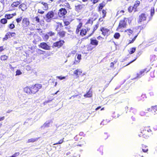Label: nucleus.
I'll return each mask as SVG.
<instances>
[{
	"label": "nucleus",
	"mask_w": 157,
	"mask_h": 157,
	"mask_svg": "<svg viewBox=\"0 0 157 157\" xmlns=\"http://www.w3.org/2000/svg\"><path fill=\"white\" fill-rule=\"evenodd\" d=\"M42 87V85L36 83L31 87L26 86L24 88L25 92L29 94H34L38 92Z\"/></svg>",
	"instance_id": "nucleus-1"
},
{
	"label": "nucleus",
	"mask_w": 157,
	"mask_h": 157,
	"mask_svg": "<svg viewBox=\"0 0 157 157\" xmlns=\"http://www.w3.org/2000/svg\"><path fill=\"white\" fill-rule=\"evenodd\" d=\"M127 21L129 24H130L131 23L132 20L130 18L127 17H124L119 22L116 30L120 32H123L124 29L127 27Z\"/></svg>",
	"instance_id": "nucleus-2"
},
{
	"label": "nucleus",
	"mask_w": 157,
	"mask_h": 157,
	"mask_svg": "<svg viewBox=\"0 0 157 157\" xmlns=\"http://www.w3.org/2000/svg\"><path fill=\"white\" fill-rule=\"evenodd\" d=\"M147 15L145 13H141L138 17V23L140 25L139 28L140 30L145 29L147 26L148 22L147 21Z\"/></svg>",
	"instance_id": "nucleus-3"
},
{
	"label": "nucleus",
	"mask_w": 157,
	"mask_h": 157,
	"mask_svg": "<svg viewBox=\"0 0 157 157\" xmlns=\"http://www.w3.org/2000/svg\"><path fill=\"white\" fill-rule=\"evenodd\" d=\"M83 23L82 22H80L76 26L75 30V33L77 35H79L80 36L83 37L87 34L89 30L84 28L82 29V27Z\"/></svg>",
	"instance_id": "nucleus-4"
},
{
	"label": "nucleus",
	"mask_w": 157,
	"mask_h": 157,
	"mask_svg": "<svg viewBox=\"0 0 157 157\" xmlns=\"http://www.w3.org/2000/svg\"><path fill=\"white\" fill-rule=\"evenodd\" d=\"M151 132V130L150 126H145L142 129L139 135L140 137H143L144 138L147 139L149 136V133Z\"/></svg>",
	"instance_id": "nucleus-5"
},
{
	"label": "nucleus",
	"mask_w": 157,
	"mask_h": 157,
	"mask_svg": "<svg viewBox=\"0 0 157 157\" xmlns=\"http://www.w3.org/2000/svg\"><path fill=\"white\" fill-rule=\"evenodd\" d=\"M67 12L66 9L65 8H62L58 10V16L60 18H64L65 16L67 14Z\"/></svg>",
	"instance_id": "nucleus-6"
},
{
	"label": "nucleus",
	"mask_w": 157,
	"mask_h": 157,
	"mask_svg": "<svg viewBox=\"0 0 157 157\" xmlns=\"http://www.w3.org/2000/svg\"><path fill=\"white\" fill-rule=\"evenodd\" d=\"M65 41L63 40H61L54 43L52 46V47L53 48L57 47L59 48L62 47Z\"/></svg>",
	"instance_id": "nucleus-7"
},
{
	"label": "nucleus",
	"mask_w": 157,
	"mask_h": 157,
	"mask_svg": "<svg viewBox=\"0 0 157 157\" xmlns=\"http://www.w3.org/2000/svg\"><path fill=\"white\" fill-rule=\"evenodd\" d=\"M30 21L28 18L24 17L22 19V27L25 29L28 27L29 25Z\"/></svg>",
	"instance_id": "nucleus-8"
},
{
	"label": "nucleus",
	"mask_w": 157,
	"mask_h": 157,
	"mask_svg": "<svg viewBox=\"0 0 157 157\" xmlns=\"http://www.w3.org/2000/svg\"><path fill=\"white\" fill-rule=\"evenodd\" d=\"M100 31L101 32V34L104 36H108L110 34V30L104 27H102L100 28Z\"/></svg>",
	"instance_id": "nucleus-9"
},
{
	"label": "nucleus",
	"mask_w": 157,
	"mask_h": 157,
	"mask_svg": "<svg viewBox=\"0 0 157 157\" xmlns=\"http://www.w3.org/2000/svg\"><path fill=\"white\" fill-rule=\"evenodd\" d=\"M39 48L45 50H49L51 49V47L48 45L46 43L43 42L40 43L38 45Z\"/></svg>",
	"instance_id": "nucleus-10"
},
{
	"label": "nucleus",
	"mask_w": 157,
	"mask_h": 157,
	"mask_svg": "<svg viewBox=\"0 0 157 157\" xmlns=\"http://www.w3.org/2000/svg\"><path fill=\"white\" fill-rule=\"evenodd\" d=\"M57 31V35L60 38H63L66 35L67 32L63 30V28L60 29Z\"/></svg>",
	"instance_id": "nucleus-11"
},
{
	"label": "nucleus",
	"mask_w": 157,
	"mask_h": 157,
	"mask_svg": "<svg viewBox=\"0 0 157 157\" xmlns=\"http://www.w3.org/2000/svg\"><path fill=\"white\" fill-rule=\"evenodd\" d=\"M148 71L147 70V69L146 68L140 71L139 73L137 74L136 76L135 77V78H141L144 75V73H147Z\"/></svg>",
	"instance_id": "nucleus-12"
},
{
	"label": "nucleus",
	"mask_w": 157,
	"mask_h": 157,
	"mask_svg": "<svg viewBox=\"0 0 157 157\" xmlns=\"http://www.w3.org/2000/svg\"><path fill=\"white\" fill-rule=\"evenodd\" d=\"M36 4L38 3H40L43 5V6L41 7V9L44 10H47L49 8L48 4L45 2H41L40 1L39 2H36Z\"/></svg>",
	"instance_id": "nucleus-13"
},
{
	"label": "nucleus",
	"mask_w": 157,
	"mask_h": 157,
	"mask_svg": "<svg viewBox=\"0 0 157 157\" xmlns=\"http://www.w3.org/2000/svg\"><path fill=\"white\" fill-rule=\"evenodd\" d=\"M85 5L84 4H79L75 6V10L78 12H80L81 10H83L85 9Z\"/></svg>",
	"instance_id": "nucleus-14"
},
{
	"label": "nucleus",
	"mask_w": 157,
	"mask_h": 157,
	"mask_svg": "<svg viewBox=\"0 0 157 157\" xmlns=\"http://www.w3.org/2000/svg\"><path fill=\"white\" fill-rule=\"evenodd\" d=\"M148 111L151 112L152 113H157V105L151 106V108L147 109Z\"/></svg>",
	"instance_id": "nucleus-15"
},
{
	"label": "nucleus",
	"mask_w": 157,
	"mask_h": 157,
	"mask_svg": "<svg viewBox=\"0 0 157 157\" xmlns=\"http://www.w3.org/2000/svg\"><path fill=\"white\" fill-rule=\"evenodd\" d=\"M98 41L95 38H91L90 39V44L96 46L98 45Z\"/></svg>",
	"instance_id": "nucleus-16"
},
{
	"label": "nucleus",
	"mask_w": 157,
	"mask_h": 157,
	"mask_svg": "<svg viewBox=\"0 0 157 157\" xmlns=\"http://www.w3.org/2000/svg\"><path fill=\"white\" fill-rule=\"evenodd\" d=\"M54 14V13L53 11H49L46 14V17L47 19H51L53 17Z\"/></svg>",
	"instance_id": "nucleus-17"
},
{
	"label": "nucleus",
	"mask_w": 157,
	"mask_h": 157,
	"mask_svg": "<svg viewBox=\"0 0 157 157\" xmlns=\"http://www.w3.org/2000/svg\"><path fill=\"white\" fill-rule=\"evenodd\" d=\"M59 6L64 7V8H66V10H71V9L70 4L68 2L64 3L63 4H61Z\"/></svg>",
	"instance_id": "nucleus-18"
},
{
	"label": "nucleus",
	"mask_w": 157,
	"mask_h": 157,
	"mask_svg": "<svg viewBox=\"0 0 157 157\" xmlns=\"http://www.w3.org/2000/svg\"><path fill=\"white\" fill-rule=\"evenodd\" d=\"M99 26V24H97L95 25L94 26L93 28V30L92 31V33L90 34L88 36L86 37H85V38L86 39L88 38L90 36H91L94 33V32L95 31L98 29V28Z\"/></svg>",
	"instance_id": "nucleus-19"
},
{
	"label": "nucleus",
	"mask_w": 157,
	"mask_h": 157,
	"mask_svg": "<svg viewBox=\"0 0 157 157\" xmlns=\"http://www.w3.org/2000/svg\"><path fill=\"white\" fill-rule=\"evenodd\" d=\"M56 26L55 30L56 31H58L59 29L60 28H62L63 27V25L62 22H56Z\"/></svg>",
	"instance_id": "nucleus-20"
},
{
	"label": "nucleus",
	"mask_w": 157,
	"mask_h": 157,
	"mask_svg": "<svg viewBox=\"0 0 157 157\" xmlns=\"http://www.w3.org/2000/svg\"><path fill=\"white\" fill-rule=\"evenodd\" d=\"M91 88H90L86 94L84 95L85 98H90L92 96V91H91Z\"/></svg>",
	"instance_id": "nucleus-21"
},
{
	"label": "nucleus",
	"mask_w": 157,
	"mask_h": 157,
	"mask_svg": "<svg viewBox=\"0 0 157 157\" xmlns=\"http://www.w3.org/2000/svg\"><path fill=\"white\" fill-rule=\"evenodd\" d=\"M82 73V72L81 71L77 69L74 71V74L76 76V78H78L79 77V75H81Z\"/></svg>",
	"instance_id": "nucleus-22"
},
{
	"label": "nucleus",
	"mask_w": 157,
	"mask_h": 157,
	"mask_svg": "<svg viewBox=\"0 0 157 157\" xmlns=\"http://www.w3.org/2000/svg\"><path fill=\"white\" fill-rule=\"evenodd\" d=\"M96 18L94 19L93 17H90L87 20L85 24H90L92 25L93 24V21L96 20Z\"/></svg>",
	"instance_id": "nucleus-23"
},
{
	"label": "nucleus",
	"mask_w": 157,
	"mask_h": 157,
	"mask_svg": "<svg viewBox=\"0 0 157 157\" xmlns=\"http://www.w3.org/2000/svg\"><path fill=\"white\" fill-rule=\"evenodd\" d=\"M124 32L126 33V34L130 36L132 34L133 31L130 29H128L126 30H124Z\"/></svg>",
	"instance_id": "nucleus-24"
},
{
	"label": "nucleus",
	"mask_w": 157,
	"mask_h": 157,
	"mask_svg": "<svg viewBox=\"0 0 157 157\" xmlns=\"http://www.w3.org/2000/svg\"><path fill=\"white\" fill-rule=\"evenodd\" d=\"M81 57L82 55L81 54H78L77 56V59L78 60H76L75 59L74 62V63L75 64H77L78 63L80 62V60L81 59Z\"/></svg>",
	"instance_id": "nucleus-25"
},
{
	"label": "nucleus",
	"mask_w": 157,
	"mask_h": 157,
	"mask_svg": "<svg viewBox=\"0 0 157 157\" xmlns=\"http://www.w3.org/2000/svg\"><path fill=\"white\" fill-rule=\"evenodd\" d=\"M10 32H8L5 34L4 37L3 38L2 40L3 41L6 40L9 38H10Z\"/></svg>",
	"instance_id": "nucleus-26"
},
{
	"label": "nucleus",
	"mask_w": 157,
	"mask_h": 157,
	"mask_svg": "<svg viewBox=\"0 0 157 157\" xmlns=\"http://www.w3.org/2000/svg\"><path fill=\"white\" fill-rule=\"evenodd\" d=\"M141 53L140 52H138L137 53V55L136 56V57L133 60H132L130 62H129L126 65V66H127L130 64V63H132L134 61H135L137 58L139 56H140L141 55Z\"/></svg>",
	"instance_id": "nucleus-27"
},
{
	"label": "nucleus",
	"mask_w": 157,
	"mask_h": 157,
	"mask_svg": "<svg viewBox=\"0 0 157 157\" xmlns=\"http://www.w3.org/2000/svg\"><path fill=\"white\" fill-rule=\"evenodd\" d=\"M20 3L19 1H15L13 2L11 4V6L12 8H14L17 7L18 6Z\"/></svg>",
	"instance_id": "nucleus-28"
},
{
	"label": "nucleus",
	"mask_w": 157,
	"mask_h": 157,
	"mask_svg": "<svg viewBox=\"0 0 157 157\" xmlns=\"http://www.w3.org/2000/svg\"><path fill=\"white\" fill-rule=\"evenodd\" d=\"M19 8L24 11L26 9V6L25 4L22 3L19 6Z\"/></svg>",
	"instance_id": "nucleus-29"
},
{
	"label": "nucleus",
	"mask_w": 157,
	"mask_h": 157,
	"mask_svg": "<svg viewBox=\"0 0 157 157\" xmlns=\"http://www.w3.org/2000/svg\"><path fill=\"white\" fill-rule=\"evenodd\" d=\"M140 4V2L138 0H136L135 1V3L134 5L133 6L134 7V9L135 10V11H136V9L137 8V7Z\"/></svg>",
	"instance_id": "nucleus-30"
},
{
	"label": "nucleus",
	"mask_w": 157,
	"mask_h": 157,
	"mask_svg": "<svg viewBox=\"0 0 157 157\" xmlns=\"http://www.w3.org/2000/svg\"><path fill=\"white\" fill-rule=\"evenodd\" d=\"M8 57H9L8 56H6L5 55L1 56L0 58L1 61H5L6 60H7V59L8 58Z\"/></svg>",
	"instance_id": "nucleus-31"
},
{
	"label": "nucleus",
	"mask_w": 157,
	"mask_h": 157,
	"mask_svg": "<svg viewBox=\"0 0 157 157\" xmlns=\"http://www.w3.org/2000/svg\"><path fill=\"white\" fill-rule=\"evenodd\" d=\"M147 98V97L145 94H142L140 96L139 98V100L140 101H144Z\"/></svg>",
	"instance_id": "nucleus-32"
},
{
	"label": "nucleus",
	"mask_w": 157,
	"mask_h": 157,
	"mask_svg": "<svg viewBox=\"0 0 157 157\" xmlns=\"http://www.w3.org/2000/svg\"><path fill=\"white\" fill-rule=\"evenodd\" d=\"M110 120L109 119H104L101 122V124L103 125H106L109 122Z\"/></svg>",
	"instance_id": "nucleus-33"
},
{
	"label": "nucleus",
	"mask_w": 157,
	"mask_h": 157,
	"mask_svg": "<svg viewBox=\"0 0 157 157\" xmlns=\"http://www.w3.org/2000/svg\"><path fill=\"white\" fill-rule=\"evenodd\" d=\"M39 138H30L28 140L27 143H34L38 140Z\"/></svg>",
	"instance_id": "nucleus-34"
},
{
	"label": "nucleus",
	"mask_w": 157,
	"mask_h": 157,
	"mask_svg": "<svg viewBox=\"0 0 157 157\" xmlns=\"http://www.w3.org/2000/svg\"><path fill=\"white\" fill-rule=\"evenodd\" d=\"M139 34V33H138L134 36V37L133 38V39L132 40H128V44H132L133 43L134 41L136 40V37H137L138 35Z\"/></svg>",
	"instance_id": "nucleus-35"
},
{
	"label": "nucleus",
	"mask_w": 157,
	"mask_h": 157,
	"mask_svg": "<svg viewBox=\"0 0 157 157\" xmlns=\"http://www.w3.org/2000/svg\"><path fill=\"white\" fill-rule=\"evenodd\" d=\"M142 150L144 152H147L148 151L147 147L144 144L142 145Z\"/></svg>",
	"instance_id": "nucleus-36"
},
{
	"label": "nucleus",
	"mask_w": 157,
	"mask_h": 157,
	"mask_svg": "<svg viewBox=\"0 0 157 157\" xmlns=\"http://www.w3.org/2000/svg\"><path fill=\"white\" fill-rule=\"evenodd\" d=\"M104 6L105 5L103 3H100L98 7V11H100Z\"/></svg>",
	"instance_id": "nucleus-37"
},
{
	"label": "nucleus",
	"mask_w": 157,
	"mask_h": 157,
	"mask_svg": "<svg viewBox=\"0 0 157 157\" xmlns=\"http://www.w3.org/2000/svg\"><path fill=\"white\" fill-rule=\"evenodd\" d=\"M13 23L14 21H13L12 23H11L8 25V27L10 29H14L15 27V25L13 24Z\"/></svg>",
	"instance_id": "nucleus-38"
},
{
	"label": "nucleus",
	"mask_w": 157,
	"mask_h": 157,
	"mask_svg": "<svg viewBox=\"0 0 157 157\" xmlns=\"http://www.w3.org/2000/svg\"><path fill=\"white\" fill-rule=\"evenodd\" d=\"M7 20L6 18H3L0 20V22L1 23L5 24L7 23Z\"/></svg>",
	"instance_id": "nucleus-39"
},
{
	"label": "nucleus",
	"mask_w": 157,
	"mask_h": 157,
	"mask_svg": "<svg viewBox=\"0 0 157 157\" xmlns=\"http://www.w3.org/2000/svg\"><path fill=\"white\" fill-rule=\"evenodd\" d=\"M5 17L7 20L10 19L13 17V16L11 14H6L5 16Z\"/></svg>",
	"instance_id": "nucleus-40"
},
{
	"label": "nucleus",
	"mask_w": 157,
	"mask_h": 157,
	"mask_svg": "<svg viewBox=\"0 0 157 157\" xmlns=\"http://www.w3.org/2000/svg\"><path fill=\"white\" fill-rule=\"evenodd\" d=\"M120 34L118 33H116L114 35V37L116 39H118L120 37Z\"/></svg>",
	"instance_id": "nucleus-41"
},
{
	"label": "nucleus",
	"mask_w": 157,
	"mask_h": 157,
	"mask_svg": "<svg viewBox=\"0 0 157 157\" xmlns=\"http://www.w3.org/2000/svg\"><path fill=\"white\" fill-rule=\"evenodd\" d=\"M136 47H132L130 49V50L129 52V54H131L133 53L136 51Z\"/></svg>",
	"instance_id": "nucleus-42"
},
{
	"label": "nucleus",
	"mask_w": 157,
	"mask_h": 157,
	"mask_svg": "<svg viewBox=\"0 0 157 157\" xmlns=\"http://www.w3.org/2000/svg\"><path fill=\"white\" fill-rule=\"evenodd\" d=\"M37 53L39 55L44 54L45 53V51L38 49L37 51Z\"/></svg>",
	"instance_id": "nucleus-43"
},
{
	"label": "nucleus",
	"mask_w": 157,
	"mask_h": 157,
	"mask_svg": "<svg viewBox=\"0 0 157 157\" xmlns=\"http://www.w3.org/2000/svg\"><path fill=\"white\" fill-rule=\"evenodd\" d=\"M56 80L54 79H52V82H51V84L53 85L55 87L57 85V82L55 81Z\"/></svg>",
	"instance_id": "nucleus-44"
},
{
	"label": "nucleus",
	"mask_w": 157,
	"mask_h": 157,
	"mask_svg": "<svg viewBox=\"0 0 157 157\" xmlns=\"http://www.w3.org/2000/svg\"><path fill=\"white\" fill-rule=\"evenodd\" d=\"M151 16L152 17L155 14V9L154 7L151 8L150 10Z\"/></svg>",
	"instance_id": "nucleus-45"
},
{
	"label": "nucleus",
	"mask_w": 157,
	"mask_h": 157,
	"mask_svg": "<svg viewBox=\"0 0 157 157\" xmlns=\"http://www.w3.org/2000/svg\"><path fill=\"white\" fill-rule=\"evenodd\" d=\"M134 9V7L133 6H130L128 8V11L129 13H131L132 12Z\"/></svg>",
	"instance_id": "nucleus-46"
},
{
	"label": "nucleus",
	"mask_w": 157,
	"mask_h": 157,
	"mask_svg": "<svg viewBox=\"0 0 157 157\" xmlns=\"http://www.w3.org/2000/svg\"><path fill=\"white\" fill-rule=\"evenodd\" d=\"M102 13L103 14L102 17H105L106 15L107 12L105 10L103 9L102 10Z\"/></svg>",
	"instance_id": "nucleus-47"
},
{
	"label": "nucleus",
	"mask_w": 157,
	"mask_h": 157,
	"mask_svg": "<svg viewBox=\"0 0 157 157\" xmlns=\"http://www.w3.org/2000/svg\"><path fill=\"white\" fill-rule=\"evenodd\" d=\"M22 19V17H21L19 18H16V21L17 23H19L21 22Z\"/></svg>",
	"instance_id": "nucleus-48"
},
{
	"label": "nucleus",
	"mask_w": 157,
	"mask_h": 157,
	"mask_svg": "<svg viewBox=\"0 0 157 157\" xmlns=\"http://www.w3.org/2000/svg\"><path fill=\"white\" fill-rule=\"evenodd\" d=\"M49 38V36L47 34H45L43 37L44 40H47Z\"/></svg>",
	"instance_id": "nucleus-49"
},
{
	"label": "nucleus",
	"mask_w": 157,
	"mask_h": 157,
	"mask_svg": "<svg viewBox=\"0 0 157 157\" xmlns=\"http://www.w3.org/2000/svg\"><path fill=\"white\" fill-rule=\"evenodd\" d=\"M64 26H67L69 25L70 24V22L68 21H63Z\"/></svg>",
	"instance_id": "nucleus-50"
},
{
	"label": "nucleus",
	"mask_w": 157,
	"mask_h": 157,
	"mask_svg": "<svg viewBox=\"0 0 157 157\" xmlns=\"http://www.w3.org/2000/svg\"><path fill=\"white\" fill-rule=\"evenodd\" d=\"M48 34L49 36H51L55 35V33L52 31H50L48 33Z\"/></svg>",
	"instance_id": "nucleus-51"
},
{
	"label": "nucleus",
	"mask_w": 157,
	"mask_h": 157,
	"mask_svg": "<svg viewBox=\"0 0 157 157\" xmlns=\"http://www.w3.org/2000/svg\"><path fill=\"white\" fill-rule=\"evenodd\" d=\"M19 155L20 153L19 152H16L10 157H17V156H18Z\"/></svg>",
	"instance_id": "nucleus-52"
},
{
	"label": "nucleus",
	"mask_w": 157,
	"mask_h": 157,
	"mask_svg": "<svg viewBox=\"0 0 157 157\" xmlns=\"http://www.w3.org/2000/svg\"><path fill=\"white\" fill-rule=\"evenodd\" d=\"M65 28L67 30L68 32H72L71 30V27L70 26L66 27Z\"/></svg>",
	"instance_id": "nucleus-53"
},
{
	"label": "nucleus",
	"mask_w": 157,
	"mask_h": 157,
	"mask_svg": "<svg viewBox=\"0 0 157 157\" xmlns=\"http://www.w3.org/2000/svg\"><path fill=\"white\" fill-rule=\"evenodd\" d=\"M56 78L59 79L60 80H62L65 78V77L62 76H58L56 77Z\"/></svg>",
	"instance_id": "nucleus-54"
},
{
	"label": "nucleus",
	"mask_w": 157,
	"mask_h": 157,
	"mask_svg": "<svg viewBox=\"0 0 157 157\" xmlns=\"http://www.w3.org/2000/svg\"><path fill=\"white\" fill-rule=\"evenodd\" d=\"M16 75H19L22 74V72L19 70H17L16 72Z\"/></svg>",
	"instance_id": "nucleus-55"
},
{
	"label": "nucleus",
	"mask_w": 157,
	"mask_h": 157,
	"mask_svg": "<svg viewBox=\"0 0 157 157\" xmlns=\"http://www.w3.org/2000/svg\"><path fill=\"white\" fill-rule=\"evenodd\" d=\"M116 62H117L116 61H114L113 62H111L110 64V67L111 68H113L114 64L116 63Z\"/></svg>",
	"instance_id": "nucleus-56"
},
{
	"label": "nucleus",
	"mask_w": 157,
	"mask_h": 157,
	"mask_svg": "<svg viewBox=\"0 0 157 157\" xmlns=\"http://www.w3.org/2000/svg\"><path fill=\"white\" fill-rule=\"evenodd\" d=\"M37 12L38 13L41 14H43L44 13V11L43 10L39 9L38 10Z\"/></svg>",
	"instance_id": "nucleus-57"
},
{
	"label": "nucleus",
	"mask_w": 157,
	"mask_h": 157,
	"mask_svg": "<svg viewBox=\"0 0 157 157\" xmlns=\"http://www.w3.org/2000/svg\"><path fill=\"white\" fill-rule=\"evenodd\" d=\"M5 48L3 46H0V52H2L4 51Z\"/></svg>",
	"instance_id": "nucleus-58"
},
{
	"label": "nucleus",
	"mask_w": 157,
	"mask_h": 157,
	"mask_svg": "<svg viewBox=\"0 0 157 157\" xmlns=\"http://www.w3.org/2000/svg\"><path fill=\"white\" fill-rule=\"evenodd\" d=\"M155 55H152L151 56H150V59L151 61H153L155 60Z\"/></svg>",
	"instance_id": "nucleus-59"
},
{
	"label": "nucleus",
	"mask_w": 157,
	"mask_h": 157,
	"mask_svg": "<svg viewBox=\"0 0 157 157\" xmlns=\"http://www.w3.org/2000/svg\"><path fill=\"white\" fill-rule=\"evenodd\" d=\"M34 19L37 23H39L40 22V19L38 16H36Z\"/></svg>",
	"instance_id": "nucleus-60"
},
{
	"label": "nucleus",
	"mask_w": 157,
	"mask_h": 157,
	"mask_svg": "<svg viewBox=\"0 0 157 157\" xmlns=\"http://www.w3.org/2000/svg\"><path fill=\"white\" fill-rule=\"evenodd\" d=\"M99 0H90V1L92 2L93 4H95L98 2Z\"/></svg>",
	"instance_id": "nucleus-61"
},
{
	"label": "nucleus",
	"mask_w": 157,
	"mask_h": 157,
	"mask_svg": "<svg viewBox=\"0 0 157 157\" xmlns=\"http://www.w3.org/2000/svg\"><path fill=\"white\" fill-rule=\"evenodd\" d=\"M97 39L98 40H103L104 38L100 36H99L97 37Z\"/></svg>",
	"instance_id": "nucleus-62"
},
{
	"label": "nucleus",
	"mask_w": 157,
	"mask_h": 157,
	"mask_svg": "<svg viewBox=\"0 0 157 157\" xmlns=\"http://www.w3.org/2000/svg\"><path fill=\"white\" fill-rule=\"evenodd\" d=\"M64 138H63V139L60 140L58 141V143H59V144H62L64 142Z\"/></svg>",
	"instance_id": "nucleus-63"
},
{
	"label": "nucleus",
	"mask_w": 157,
	"mask_h": 157,
	"mask_svg": "<svg viewBox=\"0 0 157 157\" xmlns=\"http://www.w3.org/2000/svg\"><path fill=\"white\" fill-rule=\"evenodd\" d=\"M16 33L15 32H10V37H13L15 36Z\"/></svg>",
	"instance_id": "nucleus-64"
}]
</instances>
